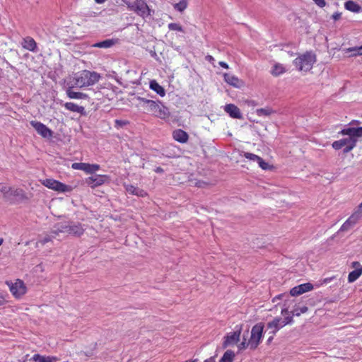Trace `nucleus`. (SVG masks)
I'll return each mask as SVG.
<instances>
[{
    "label": "nucleus",
    "mask_w": 362,
    "mask_h": 362,
    "mask_svg": "<svg viewBox=\"0 0 362 362\" xmlns=\"http://www.w3.org/2000/svg\"><path fill=\"white\" fill-rule=\"evenodd\" d=\"M84 232V228L80 223H59L54 225L52 233L55 235L59 233H69L74 235L80 236Z\"/></svg>",
    "instance_id": "1"
},
{
    "label": "nucleus",
    "mask_w": 362,
    "mask_h": 362,
    "mask_svg": "<svg viewBox=\"0 0 362 362\" xmlns=\"http://www.w3.org/2000/svg\"><path fill=\"white\" fill-rule=\"evenodd\" d=\"M315 62L316 55L312 52H306L298 56L293 61V64L298 71H308L312 69Z\"/></svg>",
    "instance_id": "2"
},
{
    "label": "nucleus",
    "mask_w": 362,
    "mask_h": 362,
    "mask_svg": "<svg viewBox=\"0 0 362 362\" xmlns=\"http://www.w3.org/2000/svg\"><path fill=\"white\" fill-rule=\"evenodd\" d=\"M100 78L98 73L85 70L74 78V85L79 88L90 86L97 83Z\"/></svg>",
    "instance_id": "3"
},
{
    "label": "nucleus",
    "mask_w": 362,
    "mask_h": 362,
    "mask_svg": "<svg viewBox=\"0 0 362 362\" xmlns=\"http://www.w3.org/2000/svg\"><path fill=\"white\" fill-rule=\"evenodd\" d=\"M123 1L127 4L129 10L134 11L143 18L151 15V10L144 0H136L134 2L125 0H123Z\"/></svg>",
    "instance_id": "4"
},
{
    "label": "nucleus",
    "mask_w": 362,
    "mask_h": 362,
    "mask_svg": "<svg viewBox=\"0 0 362 362\" xmlns=\"http://www.w3.org/2000/svg\"><path fill=\"white\" fill-rule=\"evenodd\" d=\"M264 324L260 322L256 324L251 329V336L247 341V346L250 349H255L261 341L263 335Z\"/></svg>",
    "instance_id": "5"
},
{
    "label": "nucleus",
    "mask_w": 362,
    "mask_h": 362,
    "mask_svg": "<svg viewBox=\"0 0 362 362\" xmlns=\"http://www.w3.org/2000/svg\"><path fill=\"white\" fill-rule=\"evenodd\" d=\"M150 105L147 107L146 110L151 113H152L154 116L160 118V119H166L170 115V112L165 106H164L160 102L153 101V103H149Z\"/></svg>",
    "instance_id": "6"
},
{
    "label": "nucleus",
    "mask_w": 362,
    "mask_h": 362,
    "mask_svg": "<svg viewBox=\"0 0 362 362\" xmlns=\"http://www.w3.org/2000/svg\"><path fill=\"white\" fill-rule=\"evenodd\" d=\"M6 284L9 287L13 296L17 298H21L26 293V286L22 280L16 279L14 283L7 281Z\"/></svg>",
    "instance_id": "7"
},
{
    "label": "nucleus",
    "mask_w": 362,
    "mask_h": 362,
    "mask_svg": "<svg viewBox=\"0 0 362 362\" xmlns=\"http://www.w3.org/2000/svg\"><path fill=\"white\" fill-rule=\"evenodd\" d=\"M42 184L49 189L59 192H71L72 189L71 186L66 185L54 179H45L42 182Z\"/></svg>",
    "instance_id": "8"
},
{
    "label": "nucleus",
    "mask_w": 362,
    "mask_h": 362,
    "mask_svg": "<svg viewBox=\"0 0 362 362\" xmlns=\"http://www.w3.org/2000/svg\"><path fill=\"white\" fill-rule=\"evenodd\" d=\"M362 217V211L358 209L344 223L339 232H345L353 228Z\"/></svg>",
    "instance_id": "9"
},
{
    "label": "nucleus",
    "mask_w": 362,
    "mask_h": 362,
    "mask_svg": "<svg viewBox=\"0 0 362 362\" xmlns=\"http://www.w3.org/2000/svg\"><path fill=\"white\" fill-rule=\"evenodd\" d=\"M71 168L74 170H80L86 172V173L92 174L100 169V165L98 164H89L86 163H74Z\"/></svg>",
    "instance_id": "10"
},
{
    "label": "nucleus",
    "mask_w": 362,
    "mask_h": 362,
    "mask_svg": "<svg viewBox=\"0 0 362 362\" xmlns=\"http://www.w3.org/2000/svg\"><path fill=\"white\" fill-rule=\"evenodd\" d=\"M30 124L42 136L45 138L52 136V131L48 127H47L44 124L39 122L31 121Z\"/></svg>",
    "instance_id": "11"
},
{
    "label": "nucleus",
    "mask_w": 362,
    "mask_h": 362,
    "mask_svg": "<svg viewBox=\"0 0 362 362\" xmlns=\"http://www.w3.org/2000/svg\"><path fill=\"white\" fill-rule=\"evenodd\" d=\"M351 267L354 270L349 274L348 281L349 283L354 282L362 274V265L358 262H353L351 263Z\"/></svg>",
    "instance_id": "12"
},
{
    "label": "nucleus",
    "mask_w": 362,
    "mask_h": 362,
    "mask_svg": "<svg viewBox=\"0 0 362 362\" xmlns=\"http://www.w3.org/2000/svg\"><path fill=\"white\" fill-rule=\"evenodd\" d=\"M313 289V285L310 283H305L297 286L293 287L290 291V294L292 296H298L305 292L312 291Z\"/></svg>",
    "instance_id": "13"
},
{
    "label": "nucleus",
    "mask_w": 362,
    "mask_h": 362,
    "mask_svg": "<svg viewBox=\"0 0 362 362\" xmlns=\"http://www.w3.org/2000/svg\"><path fill=\"white\" fill-rule=\"evenodd\" d=\"M283 327H284V324H282L280 317H275L272 321L267 323V328L270 329L269 334L273 335Z\"/></svg>",
    "instance_id": "14"
},
{
    "label": "nucleus",
    "mask_w": 362,
    "mask_h": 362,
    "mask_svg": "<svg viewBox=\"0 0 362 362\" xmlns=\"http://www.w3.org/2000/svg\"><path fill=\"white\" fill-rule=\"evenodd\" d=\"M224 110L233 118L242 119L243 116L240 109L233 104H228L225 106Z\"/></svg>",
    "instance_id": "15"
},
{
    "label": "nucleus",
    "mask_w": 362,
    "mask_h": 362,
    "mask_svg": "<svg viewBox=\"0 0 362 362\" xmlns=\"http://www.w3.org/2000/svg\"><path fill=\"white\" fill-rule=\"evenodd\" d=\"M106 177L105 175H95L86 179V183L91 187L101 185L105 182Z\"/></svg>",
    "instance_id": "16"
},
{
    "label": "nucleus",
    "mask_w": 362,
    "mask_h": 362,
    "mask_svg": "<svg viewBox=\"0 0 362 362\" xmlns=\"http://www.w3.org/2000/svg\"><path fill=\"white\" fill-rule=\"evenodd\" d=\"M240 330H238V331L234 332L233 333H230V334H228L225 337V341H223V347L226 348L230 344L237 343L240 339Z\"/></svg>",
    "instance_id": "17"
},
{
    "label": "nucleus",
    "mask_w": 362,
    "mask_h": 362,
    "mask_svg": "<svg viewBox=\"0 0 362 362\" xmlns=\"http://www.w3.org/2000/svg\"><path fill=\"white\" fill-rule=\"evenodd\" d=\"M12 198H16L18 200H25L28 199L24 190L20 188L11 187L8 199Z\"/></svg>",
    "instance_id": "18"
},
{
    "label": "nucleus",
    "mask_w": 362,
    "mask_h": 362,
    "mask_svg": "<svg viewBox=\"0 0 362 362\" xmlns=\"http://www.w3.org/2000/svg\"><path fill=\"white\" fill-rule=\"evenodd\" d=\"M173 136L175 140L182 144L186 143L189 138L187 133L180 129L173 132Z\"/></svg>",
    "instance_id": "19"
},
{
    "label": "nucleus",
    "mask_w": 362,
    "mask_h": 362,
    "mask_svg": "<svg viewBox=\"0 0 362 362\" xmlns=\"http://www.w3.org/2000/svg\"><path fill=\"white\" fill-rule=\"evenodd\" d=\"M22 46L29 51L35 52L37 48V43L33 37H26L22 42Z\"/></svg>",
    "instance_id": "20"
},
{
    "label": "nucleus",
    "mask_w": 362,
    "mask_h": 362,
    "mask_svg": "<svg viewBox=\"0 0 362 362\" xmlns=\"http://www.w3.org/2000/svg\"><path fill=\"white\" fill-rule=\"evenodd\" d=\"M125 189L129 194L138 197H144L147 194L144 190L132 185H125Z\"/></svg>",
    "instance_id": "21"
},
{
    "label": "nucleus",
    "mask_w": 362,
    "mask_h": 362,
    "mask_svg": "<svg viewBox=\"0 0 362 362\" xmlns=\"http://www.w3.org/2000/svg\"><path fill=\"white\" fill-rule=\"evenodd\" d=\"M344 7L346 10L356 13L362 11V7L352 0L347 1L344 4Z\"/></svg>",
    "instance_id": "22"
},
{
    "label": "nucleus",
    "mask_w": 362,
    "mask_h": 362,
    "mask_svg": "<svg viewBox=\"0 0 362 362\" xmlns=\"http://www.w3.org/2000/svg\"><path fill=\"white\" fill-rule=\"evenodd\" d=\"M355 139H354V137H349V138L340 139L339 141H335L332 144V147L336 150H339V149L341 148L342 147L346 146V145H348L349 144H350L351 141H354Z\"/></svg>",
    "instance_id": "23"
},
{
    "label": "nucleus",
    "mask_w": 362,
    "mask_h": 362,
    "mask_svg": "<svg viewBox=\"0 0 362 362\" xmlns=\"http://www.w3.org/2000/svg\"><path fill=\"white\" fill-rule=\"evenodd\" d=\"M286 71V69L283 64H279V63H276L272 67L271 74L274 76L276 77V76H279L281 74H283L284 73H285Z\"/></svg>",
    "instance_id": "24"
},
{
    "label": "nucleus",
    "mask_w": 362,
    "mask_h": 362,
    "mask_svg": "<svg viewBox=\"0 0 362 362\" xmlns=\"http://www.w3.org/2000/svg\"><path fill=\"white\" fill-rule=\"evenodd\" d=\"M64 107L66 109L74 112L83 114L84 112V107L83 106H79L74 103H66L64 104Z\"/></svg>",
    "instance_id": "25"
},
{
    "label": "nucleus",
    "mask_w": 362,
    "mask_h": 362,
    "mask_svg": "<svg viewBox=\"0 0 362 362\" xmlns=\"http://www.w3.org/2000/svg\"><path fill=\"white\" fill-rule=\"evenodd\" d=\"M66 95L69 98L71 99H85L88 97L85 93L73 91L71 88H69L66 90Z\"/></svg>",
    "instance_id": "26"
},
{
    "label": "nucleus",
    "mask_w": 362,
    "mask_h": 362,
    "mask_svg": "<svg viewBox=\"0 0 362 362\" xmlns=\"http://www.w3.org/2000/svg\"><path fill=\"white\" fill-rule=\"evenodd\" d=\"M33 360L36 362H54L57 360V358L54 356H41L40 354H35L33 356Z\"/></svg>",
    "instance_id": "27"
},
{
    "label": "nucleus",
    "mask_w": 362,
    "mask_h": 362,
    "mask_svg": "<svg viewBox=\"0 0 362 362\" xmlns=\"http://www.w3.org/2000/svg\"><path fill=\"white\" fill-rule=\"evenodd\" d=\"M223 77L227 83L234 87H238L239 79L238 77L227 73L223 74Z\"/></svg>",
    "instance_id": "28"
},
{
    "label": "nucleus",
    "mask_w": 362,
    "mask_h": 362,
    "mask_svg": "<svg viewBox=\"0 0 362 362\" xmlns=\"http://www.w3.org/2000/svg\"><path fill=\"white\" fill-rule=\"evenodd\" d=\"M150 88L160 96H164L165 94L164 88L160 86L155 80H153L150 82Z\"/></svg>",
    "instance_id": "29"
},
{
    "label": "nucleus",
    "mask_w": 362,
    "mask_h": 362,
    "mask_svg": "<svg viewBox=\"0 0 362 362\" xmlns=\"http://www.w3.org/2000/svg\"><path fill=\"white\" fill-rule=\"evenodd\" d=\"M343 52L348 57L360 56L357 47L344 49Z\"/></svg>",
    "instance_id": "30"
},
{
    "label": "nucleus",
    "mask_w": 362,
    "mask_h": 362,
    "mask_svg": "<svg viewBox=\"0 0 362 362\" xmlns=\"http://www.w3.org/2000/svg\"><path fill=\"white\" fill-rule=\"evenodd\" d=\"M113 45L114 41L112 40H105L104 41L94 44L93 47L98 48H108L112 47Z\"/></svg>",
    "instance_id": "31"
},
{
    "label": "nucleus",
    "mask_w": 362,
    "mask_h": 362,
    "mask_svg": "<svg viewBox=\"0 0 362 362\" xmlns=\"http://www.w3.org/2000/svg\"><path fill=\"white\" fill-rule=\"evenodd\" d=\"M235 356L234 352L231 350H227L222 356L220 362H233Z\"/></svg>",
    "instance_id": "32"
},
{
    "label": "nucleus",
    "mask_w": 362,
    "mask_h": 362,
    "mask_svg": "<svg viewBox=\"0 0 362 362\" xmlns=\"http://www.w3.org/2000/svg\"><path fill=\"white\" fill-rule=\"evenodd\" d=\"M274 112V111L270 107L260 108L256 110V113L258 116H269Z\"/></svg>",
    "instance_id": "33"
},
{
    "label": "nucleus",
    "mask_w": 362,
    "mask_h": 362,
    "mask_svg": "<svg viewBox=\"0 0 362 362\" xmlns=\"http://www.w3.org/2000/svg\"><path fill=\"white\" fill-rule=\"evenodd\" d=\"M188 0H180L178 3L174 4V8L178 11L182 12L187 6Z\"/></svg>",
    "instance_id": "34"
},
{
    "label": "nucleus",
    "mask_w": 362,
    "mask_h": 362,
    "mask_svg": "<svg viewBox=\"0 0 362 362\" xmlns=\"http://www.w3.org/2000/svg\"><path fill=\"white\" fill-rule=\"evenodd\" d=\"M10 191H11V187H8L2 183H0V192L3 194L4 198L9 199Z\"/></svg>",
    "instance_id": "35"
},
{
    "label": "nucleus",
    "mask_w": 362,
    "mask_h": 362,
    "mask_svg": "<svg viewBox=\"0 0 362 362\" xmlns=\"http://www.w3.org/2000/svg\"><path fill=\"white\" fill-rule=\"evenodd\" d=\"M58 235H55L54 233H52V231L50 232V234L49 235H46L43 238L40 239L37 243H40L41 245H45L47 243L49 242L52 240V238H55Z\"/></svg>",
    "instance_id": "36"
},
{
    "label": "nucleus",
    "mask_w": 362,
    "mask_h": 362,
    "mask_svg": "<svg viewBox=\"0 0 362 362\" xmlns=\"http://www.w3.org/2000/svg\"><path fill=\"white\" fill-rule=\"evenodd\" d=\"M308 307L302 306L300 308H296L293 311V315L299 316L301 313H305L308 311Z\"/></svg>",
    "instance_id": "37"
},
{
    "label": "nucleus",
    "mask_w": 362,
    "mask_h": 362,
    "mask_svg": "<svg viewBox=\"0 0 362 362\" xmlns=\"http://www.w3.org/2000/svg\"><path fill=\"white\" fill-rule=\"evenodd\" d=\"M168 27L170 30L183 32L182 27L178 23H171L168 24Z\"/></svg>",
    "instance_id": "38"
},
{
    "label": "nucleus",
    "mask_w": 362,
    "mask_h": 362,
    "mask_svg": "<svg viewBox=\"0 0 362 362\" xmlns=\"http://www.w3.org/2000/svg\"><path fill=\"white\" fill-rule=\"evenodd\" d=\"M257 163L259 164V166L263 170H270L272 168V166H271L268 163L265 162L262 158Z\"/></svg>",
    "instance_id": "39"
},
{
    "label": "nucleus",
    "mask_w": 362,
    "mask_h": 362,
    "mask_svg": "<svg viewBox=\"0 0 362 362\" xmlns=\"http://www.w3.org/2000/svg\"><path fill=\"white\" fill-rule=\"evenodd\" d=\"M244 156L247 159H249V160H253V161H256V162L259 161V159L261 158L259 156H258L255 154L251 153H245Z\"/></svg>",
    "instance_id": "40"
},
{
    "label": "nucleus",
    "mask_w": 362,
    "mask_h": 362,
    "mask_svg": "<svg viewBox=\"0 0 362 362\" xmlns=\"http://www.w3.org/2000/svg\"><path fill=\"white\" fill-rule=\"evenodd\" d=\"M354 130V127L344 129L340 132V134H341L342 135H348L349 136V137H353Z\"/></svg>",
    "instance_id": "41"
},
{
    "label": "nucleus",
    "mask_w": 362,
    "mask_h": 362,
    "mask_svg": "<svg viewBox=\"0 0 362 362\" xmlns=\"http://www.w3.org/2000/svg\"><path fill=\"white\" fill-rule=\"evenodd\" d=\"M356 142L357 140L355 139L354 141H351L350 144L346 145L344 149V153H348L351 151L356 146Z\"/></svg>",
    "instance_id": "42"
},
{
    "label": "nucleus",
    "mask_w": 362,
    "mask_h": 362,
    "mask_svg": "<svg viewBox=\"0 0 362 362\" xmlns=\"http://www.w3.org/2000/svg\"><path fill=\"white\" fill-rule=\"evenodd\" d=\"M353 137L357 140V138L362 137V129L360 127L354 128Z\"/></svg>",
    "instance_id": "43"
},
{
    "label": "nucleus",
    "mask_w": 362,
    "mask_h": 362,
    "mask_svg": "<svg viewBox=\"0 0 362 362\" xmlns=\"http://www.w3.org/2000/svg\"><path fill=\"white\" fill-rule=\"evenodd\" d=\"M292 322H293V315H288L285 316L284 320L281 319V322H282V324H284V326L288 324H291Z\"/></svg>",
    "instance_id": "44"
},
{
    "label": "nucleus",
    "mask_w": 362,
    "mask_h": 362,
    "mask_svg": "<svg viewBox=\"0 0 362 362\" xmlns=\"http://www.w3.org/2000/svg\"><path fill=\"white\" fill-rule=\"evenodd\" d=\"M139 100L143 103V105L146 110L147 109L148 105H150L149 103H153L154 101V100H148V99L143 98H140Z\"/></svg>",
    "instance_id": "45"
},
{
    "label": "nucleus",
    "mask_w": 362,
    "mask_h": 362,
    "mask_svg": "<svg viewBox=\"0 0 362 362\" xmlns=\"http://www.w3.org/2000/svg\"><path fill=\"white\" fill-rule=\"evenodd\" d=\"M247 342L246 341V339H245L243 341H242L239 345H238V349L239 350H243V349H245L247 347H250V346H247Z\"/></svg>",
    "instance_id": "46"
},
{
    "label": "nucleus",
    "mask_w": 362,
    "mask_h": 362,
    "mask_svg": "<svg viewBox=\"0 0 362 362\" xmlns=\"http://www.w3.org/2000/svg\"><path fill=\"white\" fill-rule=\"evenodd\" d=\"M318 6L322 8L325 6L326 2L325 0H313Z\"/></svg>",
    "instance_id": "47"
},
{
    "label": "nucleus",
    "mask_w": 362,
    "mask_h": 362,
    "mask_svg": "<svg viewBox=\"0 0 362 362\" xmlns=\"http://www.w3.org/2000/svg\"><path fill=\"white\" fill-rule=\"evenodd\" d=\"M340 18H341V13H334L332 15V18H333L334 21H337V20H339Z\"/></svg>",
    "instance_id": "48"
},
{
    "label": "nucleus",
    "mask_w": 362,
    "mask_h": 362,
    "mask_svg": "<svg viewBox=\"0 0 362 362\" xmlns=\"http://www.w3.org/2000/svg\"><path fill=\"white\" fill-rule=\"evenodd\" d=\"M219 65L221 67L224 68V69H228L229 68L228 65L226 62H219Z\"/></svg>",
    "instance_id": "49"
},
{
    "label": "nucleus",
    "mask_w": 362,
    "mask_h": 362,
    "mask_svg": "<svg viewBox=\"0 0 362 362\" xmlns=\"http://www.w3.org/2000/svg\"><path fill=\"white\" fill-rule=\"evenodd\" d=\"M281 315H284V316H286L287 315H288V309L287 308L282 309Z\"/></svg>",
    "instance_id": "50"
},
{
    "label": "nucleus",
    "mask_w": 362,
    "mask_h": 362,
    "mask_svg": "<svg viewBox=\"0 0 362 362\" xmlns=\"http://www.w3.org/2000/svg\"><path fill=\"white\" fill-rule=\"evenodd\" d=\"M206 59L210 62H213L214 59V57L211 55H207L206 57Z\"/></svg>",
    "instance_id": "51"
},
{
    "label": "nucleus",
    "mask_w": 362,
    "mask_h": 362,
    "mask_svg": "<svg viewBox=\"0 0 362 362\" xmlns=\"http://www.w3.org/2000/svg\"><path fill=\"white\" fill-rule=\"evenodd\" d=\"M333 279V277H331V278H326L323 280V284H327L329 283V281H332V279Z\"/></svg>",
    "instance_id": "52"
},
{
    "label": "nucleus",
    "mask_w": 362,
    "mask_h": 362,
    "mask_svg": "<svg viewBox=\"0 0 362 362\" xmlns=\"http://www.w3.org/2000/svg\"><path fill=\"white\" fill-rule=\"evenodd\" d=\"M4 303V298L2 296L0 295V305Z\"/></svg>",
    "instance_id": "53"
},
{
    "label": "nucleus",
    "mask_w": 362,
    "mask_h": 362,
    "mask_svg": "<svg viewBox=\"0 0 362 362\" xmlns=\"http://www.w3.org/2000/svg\"><path fill=\"white\" fill-rule=\"evenodd\" d=\"M360 56L362 55V45L357 47Z\"/></svg>",
    "instance_id": "54"
},
{
    "label": "nucleus",
    "mask_w": 362,
    "mask_h": 362,
    "mask_svg": "<svg viewBox=\"0 0 362 362\" xmlns=\"http://www.w3.org/2000/svg\"><path fill=\"white\" fill-rule=\"evenodd\" d=\"M95 1L98 4H103L105 1V0H95Z\"/></svg>",
    "instance_id": "55"
},
{
    "label": "nucleus",
    "mask_w": 362,
    "mask_h": 362,
    "mask_svg": "<svg viewBox=\"0 0 362 362\" xmlns=\"http://www.w3.org/2000/svg\"><path fill=\"white\" fill-rule=\"evenodd\" d=\"M361 122L358 120H353L351 122V124H359Z\"/></svg>",
    "instance_id": "56"
},
{
    "label": "nucleus",
    "mask_w": 362,
    "mask_h": 362,
    "mask_svg": "<svg viewBox=\"0 0 362 362\" xmlns=\"http://www.w3.org/2000/svg\"><path fill=\"white\" fill-rule=\"evenodd\" d=\"M156 171L158 173H160V172H163V169L161 168H157Z\"/></svg>",
    "instance_id": "57"
},
{
    "label": "nucleus",
    "mask_w": 362,
    "mask_h": 362,
    "mask_svg": "<svg viewBox=\"0 0 362 362\" xmlns=\"http://www.w3.org/2000/svg\"><path fill=\"white\" fill-rule=\"evenodd\" d=\"M273 337H274V335H273V334H272V335L270 336V337H269V339H268V342H270V341L273 339Z\"/></svg>",
    "instance_id": "58"
},
{
    "label": "nucleus",
    "mask_w": 362,
    "mask_h": 362,
    "mask_svg": "<svg viewBox=\"0 0 362 362\" xmlns=\"http://www.w3.org/2000/svg\"><path fill=\"white\" fill-rule=\"evenodd\" d=\"M358 209H360L362 211V202L358 206Z\"/></svg>",
    "instance_id": "59"
},
{
    "label": "nucleus",
    "mask_w": 362,
    "mask_h": 362,
    "mask_svg": "<svg viewBox=\"0 0 362 362\" xmlns=\"http://www.w3.org/2000/svg\"><path fill=\"white\" fill-rule=\"evenodd\" d=\"M280 297L281 296H276V298H274L273 301L274 302L276 298H280Z\"/></svg>",
    "instance_id": "60"
},
{
    "label": "nucleus",
    "mask_w": 362,
    "mask_h": 362,
    "mask_svg": "<svg viewBox=\"0 0 362 362\" xmlns=\"http://www.w3.org/2000/svg\"><path fill=\"white\" fill-rule=\"evenodd\" d=\"M186 362H197V360L187 361Z\"/></svg>",
    "instance_id": "61"
},
{
    "label": "nucleus",
    "mask_w": 362,
    "mask_h": 362,
    "mask_svg": "<svg viewBox=\"0 0 362 362\" xmlns=\"http://www.w3.org/2000/svg\"><path fill=\"white\" fill-rule=\"evenodd\" d=\"M2 243H3V240H2V239H1V240H0V245L2 244Z\"/></svg>",
    "instance_id": "62"
},
{
    "label": "nucleus",
    "mask_w": 362,
    "mask_h": 362,
    "mask_svg": "<svg viewBox=\"0 0 362 362\" xmlns=\"http://www.w3.org/2000/svg\"><path fill=\"white\" fill-rule=\"evenodd\" d=\"M204 362H208V360H206Z\"/></svg>",
    "instance_id": "63"
}]
</instances>
